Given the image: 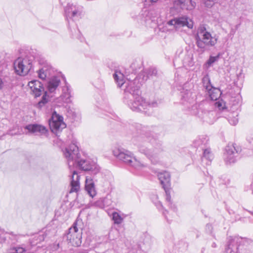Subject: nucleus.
<instances>
[{
	"label": "nucleus",
	"instance_id": "1",
	"mask_svg": "<svg viewBox=\"0 0 253 253\" xmlns=\"http://www.w3.org/2000/svg\"><path fill=\"white\" fill-rule=\"evenodd\" d=\"M114 79L119 87L125 85L124 89L125 102L133 111L145 112V110L150 108L155 107L157 106L156 101L151 103L146 102L140 96V84L139 80L135 78L132 81H124V75L120 71H115L113 74Z\"/></svg>",
	"mask_w": 253,
	"mask_h": 253
},
{
	"label": "nucleus",
	"instance_id": "2",
	"mask_svg": "<svg viewBox=\"0 0 253 253\" xmlns=\"http://www.w3.org/2000/svg\"><path fill=\"white\" fill-rule=\"evenodd\" d=\"M63 153L68 162L69 168L72 171L70 192H76L80 189V176L72 168L76 167L84 171H92L94 173L98 172L99 168L95 162L91 160L81 159L79 148L75 143H73L66 148Z\"/></svg>",
	"mask_w": 253,
	"mask_h": 253
},
{
	"label": "nucleus",
	"instance_id": "3",
	"mask_svg": "<svg viewBox=\"0 0 253 253\" xmlns=\"http://www.w3.org/2000/svg\"><path fill=\"white\" fill-rule=\"evenodd\" d=\"M137 147L140 153L144 154L152 163L156 164L163 151L162 143L146 128H143L142 134L138 137Z\"/></svg>",
	"mask_w": 253,
	"mask_h": 253
},
{
	"label": "nucleus",
	"instance_id": "4",
	"mask_svg": "<svg viewBox=\"0 0 253 253\" xmlns=\"http://www.w3.org/2000/svg\"><path fill=\"white\" fill-rule=\"evenodd\" d=\"M114 156L126 164L136 169L145 167V164L141 163L134 156L132 152L124 149H116L113 151Z\"/></svg>",
	"mask_w": 253,
	"mask_h": 253
},
{
	"label": "nucleus",
	"instance_id": "5",
	"mask_svg": "<svg viewBox=\"0 0 253 253\" xmlns=\"http://www.w3.org/2000/svg\"><path fill=\"white\" fill-rule=\"evenodd\" d=\"M28 86L33 94L36 97L41 96L44 92V94L42 96V100L36 105L37 108L39 109L42 108L48 101V99L46 98L47 92L44 91L42 84L38 80L31 81L29 82Z\"/></svg>",
	"mask_w": 253,
	"mask_h": 253
},
{
	"label": "nucleus",
	"instance_id": "6",
	"mask_svg": "<svg viewBox=\"0 0 253 253\" xmlns=\"http://www.w3.org/2000/svg\"><path fill=\"white\" fill-rule=\"evenodd\" d=\"M196 44L198 47V51L203 53L210 49L211 47L214 46L217 43V39L210 34H204L203 36L196 38Z\"/></svg>",
	"mask_w": 253,
	"mask_h": 253
},
{
	"label": "nucleus",
	"instance_id": "7",
	"mask_svg": "<svg viewBox=\"0 0 253 253\" xmlns=\"http://www.w3.org/2000/svg\"><path fill=\"white\" fill-rule=\"evenodd\" d=\"M32 58L29 56L18 58L14 62L15 72L20 76L26 75L32 68Z\"/></svg>",
	"mask_w": 253,
	"mask_h": 253
},
{
	"label": "nucleus",
	"instance_id": "8",
	"mask_svg": "<svg viewBox=\"0 0 253 253\" xmlns=\"http://www.w3.org/2000/svg\"><path fill=\"white\" fill-rule=\"evenodd\" d=\"M168 24L173 26L175 30H179L184 26L187 27L189 29H192L193 27L192 20L186 16H180L171 19L168 22Z\"/></svg>",
	"mask_w": 253,
	"mask_h": 253
},
{
	"label": "nucleus",
	"instance_id": "9",
	"mask_svg": "<svg viewBox=\"0 0 253 253\" xmlns=\"http://www.w3.org/2000/svg\"><path fill=\"white\" fill-rule=\"evenodd\" d=\"M49 125L52 131L57 132L66 127V125L63 122V118L56 111L52 114L51 119L49 121Z\"/></svg>",
	"mask_w": 253,
	"mask_h": 253
},
{
	"label": "nucleus",
	"instance_id": "10",
	"mask_svg": "<svg viewBox=\"0 0 253 253\" xmlns=\"http://www.w3.org/2000/svg\"><path fill=\"white\" fill-rule=\"evenodd\" d=\"M66 238L68 241V244L72 246L79 247L81 245V233L79 232L78 229L75 224L69 229Z\"/></svg>",
	"mask_w": 253,
	"mask_h": 253
},
{
	"label": "nucleus",
	"instance_id": "11",
	"mask_svg": "<svg viewBox=\"0 0 253 253\" xmlns=\"http://www.w3.org/2000/svg\"><path fill=\"white\" fill-rule=\"evenodd\" d=\"M65 15L67 20L68 19L79 18L82 14V7L73 4H68L64 9Z\"/></svg>",
	"mask_w": 253,
	"mask_h": 253
},
{
	"label": "nucleus",
	"instance_id": "12",
	"mask_svg": "<svg viewBox=\"0 0 253 253\" xmlns=\"http://www.w3.org/2000/svg\"><path fill=\"white\" fill-rule=\"evenodd\" d=\"M196 6V3L192 0H175L173 1V7L176 9L191 10Z\"/></svg>",
	"mask_w": 253,
	"mask_h": 253
},
{
	"label": "nucleus",
	"instance_id": "13",
	"mask_svg": "<svg viewBox=\"0 0 253 253\" xmlns=\"http://www.w3.org/2000/svg\"><path fill=\"white\" fill-rule=\"evenodd\" d=\"M237 153L235 147L233 145H228L225 148V152L224 154V161L226 164H231L236 161L235 155Z\"/></svg>",
	"mask_w": 253,
	"mask_h": 253
},
{
	"label": "nucleus",
	"instance_id": "14",
	"mask_svg": "<svg viewBox=\"0 0 253 253\" xmlns=\"http://www.w3.org/2000/svg\"><path fill=\"white\" fill-rule=\"evenodd\" d=\"M24 128L30 133L41 135L45 134L47 132V129L44 126L37 124L27 125Z\"/></svg>",
	"mask_w": 253,
	"mask_h": 253
},
{
	"label": "nucleus",
	"instance_id": "15",
	"mask_svg": "<svg viewBox=\"0 0 253 253\" xmlns=\"http://www.w3.org/2000/svg\"><path fill=\"white\" fill-rule=\"evenodd\" d=\"M158 177L164 189L170 187V176L169 172L163 171L159 172Z\"/></svg>",
	"mask_w": 253,
	"mask_h": 253
},
{
	"label": "nucleus",
	"instance_id": "16",
	"mask_svg": "<svg viewBox=\"0 0 253 253\" xmlns=\"http://www.w3.org/2000/svg\"><path fill=\"white\" fill-rule=\"evenodd\" d=\"M60 83V79L58 77H52L48 80L47 89L49 93H54Z\"/></svg>",
	"mask_w": 253,
	"mask_h": 253
},
{
	"label": "nucleus",
	"instance_id": "17",
	"mask_svg": "<svg viewBox=\"0 0 253 253\" xmlns=\"http://www.w3.org/2000/svg\"><path fill=\"white\" fill-rule=\"evenodd\" d=\"M157 74V71L155 68H150L148 69H146L143 72L141 73L138 77L139 79L142 80V81H146L148 79L156 76Z\"/></svg>",
	"mask_w": 253,
	"mask_h": 253
},
{
	"label": "nucleus",
	"instance_id": "18",
	"mask_svg": "<svg viewBox=\"0 0 253 253\" xmlns=\"http://www.w3.org/2000/svg\"><path fill=\"white\" fill-rule=\"evenodd\" d=\"M85 189L88 194L93 197L96 194L94 184L92 179L86 177Z\"/></svg>",
	"mask_w": 253,
	"mask_h": 253
},
{
	"label": "nucleus",
	"instance_id": "19",
	"mask_svg": "<svg viewBox=\"0 0 253 253\" xmlns=\"http://www.w3.org/2000/svg\"><path fill=\"white\" fill-rule=\"evenodd\" d=\"M71 89L70 86L65 83V85L62 88V93L60 96L61 99L63 102L68 103L71 102Z\"/></svg>",
	"mask_w": 253,
	"mask_h": 253
},
{
	"label": "nucleus",
	"instance_id": "20",
	"mask_svg": "<svg viewBox=\"0 0 253 253\" xmlns=\"http://www.w3.org/2000/svg\"><path fill=\"white\" fill-rule=\"evenodd\" d=\"M213 158L212 154L210 149H204L202 161L206 165H210Z\"/></svg>",
	"mask_w": 253,
	"mask_h": 253
},
{
	"label": "nucleus",
	"instance_id": "21",
	"mask_svg": "<svg viewBox=\"0 0 253 253\" xmlns=\"http://www.w3.org/2000/svg\"><path fill=\"white\" fill-rule=\"evenodd\" d=\"M208 141V139L206 136H200L194 140V144L195 147H201L204 150Z\"/></svg>",
	"mask_w": 253,
	"mask_h": 253
},
{
	"label": "nucleus",
	"instance_id": "22",
	"mask_svg": "<svg viewBox=\"0 0 253 253\" xmlns=\"http://www.w3.org/2000/svg\"><path fill=\"white\" fill-rule=\"evenodd\" d=\"M204 87L208 91L210 92V91L213 88V86L211 84V81L209 76L208 75H205L202 80Z\"/></svg>",
	"mask_w": 253,
	"mask_h": 253
},
{
	"label": "nucleus",
	"instance_id": "23",
	"mask_svg": "<svg viewBox=\"0 0 253 253\" xmlns=\"http://www.w3.org/2000/svg\"><path fill=\"white\" fill-rule=\"evenodd\" d=\"M209 95L212 100H216L220 95L221 92L220 90L217 88L213 87L211 91L208 92Z\"/></svg>",
	"mask_w": 253,
	"mask_h": 253
},
{
	"label": "nucleus",
	"instance_id": "24",
	"mask_svg": "<svg viewBox=\"0 0 253 253\" xmlns=\"http://www.w3.org/2000/svg\"><path fill=\"white\" fill-rule=\"evenodd\" d=\"M211 33L208 32L204 25H200L197 30V34L195 36V38H198V36L201 37L204 36V34H210Z\"/></svg>",
	"mask_w": 253,
	"mask_h": 253
},
{
	"label": "nucleus",
	"instance_id": "25",
	"mask_svg": "<svg viewBox=\"0 0 253 253\" xmlns=\"http://www.w3.org/2000/svg\"><path fill=\"white\" fill-rule=\"evenodd\" d=\"M192 95V93L191 91L188 90H186L181 94V99L184 101L191 102L193 100L192 98H191Z\"/></svg>",
	"mask_w": 253,
	"mask_h": 253
},
{
	"label": "nucleus",
	"instance_id": "26",
	"mask_svg": "<svg viewBox=\"0 0 253 253\" xmlns=\"http://www.w3.org/2000/svg\"><path fill=\"white\" fill-rule=\"evenodd\" d=\"M112 219L114 221V223L116 224H120L123 221V217L117 212H114L112 213Z\"/></svg>",
	"mask_w": 253,
	"mask_h": 253
},
{
	"label": "nucleus",
	"instance_id": "27",
	"mask_svg": "<svg viewBox=\"0 0 253 253\" xmlns=\"http://www.w3.org/2000/svg\"><path fill=\"white\" fill-rule=\"evenodd\" d=\"M25 252L23 248L16 247L10 249L7 251V253H23Z\"/></svg>",
	"mask_w": 253,
	"mask_h": 253
},
{
	"label": "nucleus",
	"instance_id": "28",
	"mask_svg": "<svg viewBox=\"0 0 253 253\" xmlns=\"http://www.w3.org/2000/svg\"><path fill=\"white\" fill-rule=\"evenodd\" d=\"M219 55V54H218L217 56H211L208 60L207 61L206 64L208 65L209 66H211L213 63L218 60Z\"/></svg>",
	"mask_w": 253,
	"mask_h": 253
},
{
	"label": "nucleus",
	"instance_id": "29",
	"mask_svg": "<svg viewBox=\"0 0 253 253\" xmlns=\"http://www.w3.org/2000/svg\"><path fill=\"white\" fill-rule=\"evenodd\" d=\"M237 114L235 113V115H232V117H229L228 121L231 125L235 126L238 123V119L237 118Z\"/></svg>",
	"mask_w": 253,
	"mask_h": 253
},
{
	"label": "nucleus",
	"instance_id": "30",
	"mask_svg": "<svg viewBox=\"0 0 253 253\" xmlns=\"http://www.w3.org/2000/svg\"><path fill=\"white\" fill-rule=\"evenodd\" d=\"M38 76L42 80H45L47 77L46 71L43 68L39 70L38 71Z\"/></svg>",
	"mask_w": 253,
	"mask_h": 253
},
{
	"label": "nucleus",
	"instance_id": "31",
	"mask_svg": "<svg viewBox=\"0 0 253 253\" xmlns=\"http://www.w3.org/2000/svg\"><path fill=\"white\" fill-rule=\"evenodd\" d=\"M103 199L104 208L109 207L111 205L112 201L110 198V197L107 196Z\"/></svg>",
	"mask_w": 253,
	"mask_h": 253
},
{
	"label": "nucleus",
	"instance_id": "32",
	"mask_svg": "<svg viewBox=\"0 0 253 253\" xmlns=\"http://www.w3.org/2000/svg\"><path fill=\"white\" fill-rule=\"evenodd\" d=\"M215 105L219 110H224L225 109V103L222 101L216 102Z\"/></svg>",
	"mask_w": 253,
	"mask_h": 253
},
{
	"label": "nucleus",
	"instance_id": "33",
	"mask_svg": "<svg viewBox=\"0 0 253 253\" xmlns=\"http://www.w3.org/2000/svg\"><path fill=\"white\" fill-rule=\"evenodd\" d=\"M94 205L96 207H98L100 208H104V203L103 201V199H100L99 200L95 202Z\"/></svg>",
	"mask_w": 253,
	"mask_h": 253
},
{
	"label": "nucleus",
	"instance_id": "34",
	"mask_svg": "<svg viewBox=\"0 0 253 253\" xmlns=\"http://www.w3.org/2000/svg\"><path fill=\"white\" fill-rule=\"evenodd\" d=\"M218 0H207L205 2V4L208 7H211L213 4L217 2Z\"/></svg>",
	"mask_w": 253,
	"mask_h": 253
},
{
	"label": "nucleus",
	"instance_id": "35",
	"mask_svg": "<svg viewBox=\"0 0 253 253\" xmlns=\"http://www.w3.org/2000/svg\"><path fill=\"white\" fill-rule=\"evenodd\" d=\"M166 194V200L168 201H170V196L169 193V187H167V189H164Z\"/></svg>",
	"mask_w": 253,
	"mask_h": 253
},
{
	"label": "nucleus",
	"instance_id": "36",
	"mask_svg": "<svg viewBox=\"0 0 253 253\" xmlns=\"http://www.w3.org/2000/svg\"><path fill=\"white\" fill-rule=\"evenodd\" d=\"M137 64L135 62L133 63L130 66V69L132 70L133 73L135 74L137 73V69L136 66Z\"/></svg>",
	"mask_w": 253,
	"mask_h": 253
},
{
	"label": "nucleus",
	"instance_id": "37",
	"mask_svg": "<svg viewBox=\"0 0 253 253\" xmlns=\"http://www.w3.org/2000/svg\"><path fill=\"white\" fill-rule=\"evenodd\" d=\"M225 253H235L230 247V245H229L225 249Z\"/></svg>",
	"mask_w": 253,
	"mask_h": 253
},
{
	"label": "nucleus",
	"instance_id": "38",
	"mask_svg": "<svg viewBox=\"0 0 253 253\" xmlns=\"http://www.w3.org/2000/svg\"><path fill=\"white\" fill-rule=\"evenodd\" d=\"M236 32V30L232 28L230 31V35H234Z\"/></svg>",
	"mask_w": 253,
	"mask_h": 253
},
{
	"label": "nucleus",
	"instance_id": "39",
	"mask_svg": "<svg viewBox=\"0 0 253 253\" xmlns=\"http://www.w3.org/2000/svg\"><path fill=\"white\" fill-rule=\"evenodd\" d=\"M208 115L209 116L213 117V112H208Z\"/></svg>",
	"mask_w": 253,
	"mask_h": 253
},
{
	"label": "nucleus",
	"instance_id": "40",
	"mask_svg": "<svg viewBox=\"0 0 253 253\" xmlns=\"http://www.w3.org/2000/svg\"><path fill=\"white\" fill-rule=\"evenodd\" d=\"M2 87V82L1 79L0 78V89Z\"/></svg>",
	"mask_w": 253,
	"mask_h": 253
},
{
	"label": "nucleus",
	"instance_id": "41",
	"mask_svg": "<svg viewBox=\"0 0 253 253\" xmlns=\"http://www.w3.org/2000/svg\"><path fill=\"white\" fill-rule=\"evenodd\" d=\"M211 247L212 248H215L216 247V245L215 243H213L211 245Z\"/></svg>",
	"mask_w": 253,
	"mask_h": 253
},
{
	"label": "nucleus",
	"instance_id": "42",
	"mask_svg": "<svg viewBox=\"0 0 253 253\" xmlns=\"http://www.w3.org/2000/svg\"><path fill=\"white\" fill-rule=\"evenodd\" d=\"M149 1L151 2H156L158 0H148Z\"/></svg>",
	"mask_w": 253,
	"mask_h": 253
},
{
	"label": "nucleus",
	"instance_id": "43",
	"mask_svg": "<svg viewBox=\"0 0 253 253\" xmlns=\"http://www.w3.org/2000/svg\"><path fill=\"white\" fill-rule=\"evenodd\" d=\"M204 118L205 119V121L206 122H208V121L207 120V119L205 117H204Z\"/></svg>",
	"mask_w": 253,
	"mask_h": 253
},
{
	"label": "nucleus",
	"instance_id": "44",
	"mask_svg": "<svg viewBox=\"0 0 253 253\" xmlns=\"http://www.w3.org/2000/svg\"><path fill=\"white\" fill-rule=\"evenodd\" d=\"M238 25H236V29H238Z\"/></svg>",
	"mask_w": 253,
	"mask_h": 253
}]
</instances>
